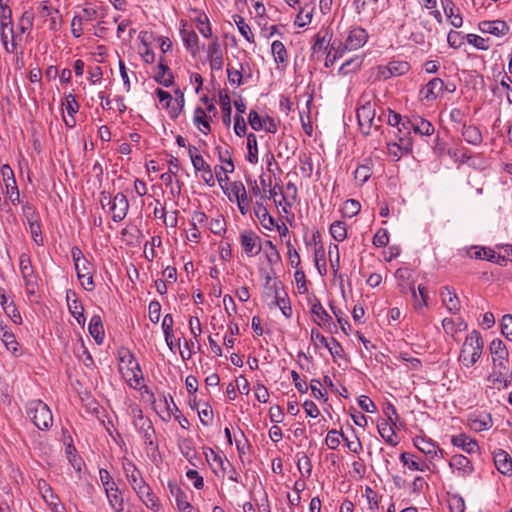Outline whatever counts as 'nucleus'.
Instances as JSON below:
<instances>
[{"mask_svg": "<svg viewBox=\"0 0 512 512\" xmlns=\"http://www.w3.org/2000/svg\"><path fill=\"white\" fill-rule=\"evenodd\" d=\"M220 106L223 113V122L226 126H229L231 123V101L230 97L227 94L220 95Z\"/></svg>", "mask_w": 512, "mask_h": 512, "instance_id": "obj_41", "label": "nucleus"}, {"mask_svg": "<svg viewBox=\"0 0 512 512\" xmlns=\"http://www.w3.org/2000/svg\"><path fill=\"white\" fill-rule=\"evenodd\" d=\"M254 213L256 218L260 221L261 225L265 229L271 230L273 228L274 219L262 203L257 202L255 204Z\"/></svg>", "mask_w": 512, "mask_h": 512, "instance_id": "obj_20", "label": "nucleus"}, {"mask_svg": "<svg viewBox=\"0 0 512 512\" xmlns=\"http://www.w3.org/2000/svg\"><path fill=\"white\" fill-rule=\"evenodd\" d=\"M67 301H68L69 310L72 313V315L76 318L77 322L79 324L84 323L85 322V318H84V314H83L84 308H83L82 304L77 299H73L70 302L69 295H67Z\"/></svg>", "mask_w": 512, "mask_h": 512, "instance_id": "obj_38", "label": "nucleus"}, {"mask_svg": "<svg viewBox=\"0 0 512 512\" xmlns=\"http://www.w3.org/2000/svg\"><path fill=\"white\" fill-rule=\"evenodd\" d=\"M27 414L35 426L41 430L48 429L52 425V413L47 404L41 400L30 401L27 406Z\"/></svg>", "mask_w": 512, "mask_h": 512, "instance_id": "obj_4", "label": "nucleus"}, {"mask_svg": "<svg viewBox=\"0 0 512 512\" xmlns=\"http://www.w3.org/2000/svg\"><path fill=\"white\" fill-rule=\"evenodd\" d=\"M37 488L44 501L50 506H57L58 497L54 495L50 485L43 479L38 480Z\"/></svg>", "mask_w": 512, "mask_h": 512, "instance_id": "obj_25", "label": "nucleus"}, {"mask_svg": "<svg viewBox=\"0 0 512 512\" xmlns=\"http://www.w3.org/2000/svg\"><path fill=\"white\" fill-rule=\"evenodd\" d=\"M311 19L312 11L305 12V10L302 9L296 16L295 25H297L298 27H304L311 22Z\"/></svg>", "mask_w": 512, "mask_h": 512, "instance_id": "obj_63", "label": "nucleus"}, {"mask_svg": "<svg viewBox=\"0 0 512 512\" xmlns=\"http://www.w3.org/2000/svg\"><path fill=\"white\" fill-rule=\"evenodd\" d=\"M339 436H341V434H339L336 430L329 431L325 439L326 445L330 449H337L340 444Z\"/></svg>", "mask_w": 512, "mask_h": 512, "instance_id": "obj_61", "label": "nucleus"}, {"mask_svg": "<svg viewBox=\"0 0 512 512\" xmlns=\"http://www.w3.org/2000/svg\"><path fill=\"white\" fill-rule=\"evenodd\" d=\"M184 106V94L180 93V97L176 98L174 101H171L170 107H167L169 109V114L172 118H177L178 115L181 113Z\"/></svg>", "mask_w": 512, "mask_h": 512, "instance_id": "obj_51", "label": "nucleus"}, {"mask_svg": "<svg viewBox=\"0 0 512 512\" xmlns=\"http://www.w3.org/2000/svg\"><path fill=\"white\" fill-rule=\"evenodd\" d=\"M105 492L113 510L120 512L123 510V498L116 487L114 481L105 482Z\"/></svg>", "mask_w": 512, "mask_h": 512, "instance_id": "obj_13", "label": "nucleus"}, {"mask_svg": "<svg viewBox=\"0 0 512 512\" xmlns=\"http://www.w3.org/2000/svg\"><path fill=\"white\" fill-rule=\"evenodd\" d=\"M404 129L413 128V130L421 135H431L434 132V127L432 124L424 119H420L417 123H412L411 121H406L402 123Z\"/></svg>", "mask_w": 512, "mask_h": 512, "instance_id": "obj_24", "label": "nucleus"}, {"mask_svg": "<svg viewBox=\"0 0 512 512\" xmlns=\"http://www.w3.org/2000/svg\"><path fill=\"white\" fill-rule=\"evenodd\" d=\"M180 33L186 48L195 56L201 49L198 36L193 30L186 28V23L182 25Z\"/></svg>", "mask_w": 512, "mask_h": 512, "instance_id": "obj_15", "label": "nucleus"}, {"mask_svg": "<svg viewBox=\"0 0 512 512\" xmlns=\"http://www.w3.org/2000/svg\"><path fill=\"white\" fill-rule=\"evenodd\" d=\"M195 151H197L196 147L189 146L188 152H189V156L191 158V162H192L195 170L204 172V171L210 169V166L205 162V160L203 159V157L201 155L194 154Z\"/></svg>", "mask_w": 512, "mask_h": 512, "instance_id": "obj_35", "label": "nucleus"}, {"mask_svg": "<svg viewBox=\"0 0 512 512\" xmlns=\"http://www.w3.org/2000/svg\"><path fill=\"white\" fill-rule=\"evenodd\" d=\"M359 406L361 409L368 413H374L376 411V406L373 401L365 395H362L358 400Z\"/></svg>", "mask_w": 512, "mask_h": 512, "instance_id": "obj_64", "label": "nucleus"}, {"mask_svg": "<svg viewBox=\"0 0 512 512\" xmlns=\"http://www.w3.org/2000/svg\"><path fill=\"white\" fill-rule=\"evenodd\" d=\"M19 270L27 295H35L39 288L40 277L31 263L30 256L26 253L19 257Z\"/></svg>", "mask_w": 512, "mask_h": 512, "instance_id": "obj_3", "label": "nucleus"}, {"mask_svg": "<svg viewBox=\"0 0 512 512\" xmlns=\"http://www.w3.org/2000/svg\"><path fill=\"white\" fill-rule=\"evenodd\" d=\"M412 295L415 300L416 308L421 309L422 307L427 305V297L428 292L427 288L425 286L419 285L418 286V293L414 289V287H411Z\"/></svg>", "mask_w": 512, "mask_h": 512, "instance_id": "obj_44", "label": "nucleus"}, {"mask_svg": "<svg viewBox=\"0 0 512 512\" xmlns=\"http://www.w3.org/2000/svg\"><path fill=\"white\" fill-rule=\"evenodd\" d=\"M469 425L471 429L475 431H485L491 428L492 419L490 415H486L484 417L470 418Z\"/></svg>", "mask_w": 512, "mask_h": 512, "instance_id": "obj_34", "label": "nucleus"}, {"mask_svg": "<svg viewBox=\"0 0 512 512\" xmlns=\"http://www.w3.org/2000/svg\"><path fill=\"white\" fill-rule=\"evenodd\" d=\"M494 463L499 472L504 475L512 473V458L504 450H498L494 452Z\"/></svg>", "mask_w": 512, "mask_h": 512, "instance_id": "obj_14", "label": "nucleus"}, {"mask_svg": "<svg viewBox=\"0 0 512 512\" xmlns=\"http://www.w3.org/2000/svg\"><path fill=\"white\" fill-rule=\"evenodd\" d=\"M161 316V305L157 301L149 304V318L153 323H158Z\"/></svg>", "mask_w": 512, "mask_h": 512, "instance_id": "obj_59", "label": "nucleus"}, {"mask_svg": "<svg viewBox=\"0 0 512 512\" xmlns=\"http://www.w3.org/2000/svg\"><path fill=\"white\" fill-rule=\"evenodd\" d=\"M197 22H198L197 29L199 30V32L204 37L210 38L212 36V31H211V27H210L209 20H208L207 16L204 15L203 17L202 16L198 17Z\"/></svg>", "mask_w": 512, "mask_h": 512, "instance_id": "obj_56", "label": "nucleus"}, {"mask_svg": "<svg viewBox=\"0 0 512 512\" xmlns=\"http://www.w3.org/2000/svg\"><path fill=\"white\" fill-rule=\"evenodd\" d=\"M1 42L8 53H16L17 45L22 41L19 34L14 33L13 26L1 25Z\"/></svg>", "mask_w": 512, "mask_h": 512, "instance_id": "obj_7", "label": "nucleus"}, {"mask_svg": "<svg viewBox=\"0 0 512 512\" xmlns=\"http://www.w3.org/2000/svg\"><path fill=\"white\" fill-rule=\"evenodd\" d=\"M162 329L165 334V339L170 348H172V342L170 341L173 336V318L172 315L166 314L162 322Z\"/></svg>", "mask_w": 512, "mask_h": 512, "instance_id": "obj_48", "label": "nucleus"}, {"mask_svg": "<svg viewBox=\"0 0 512 512\" xmlns=\"http://www.w3.org/2000/svg\"><path fill=\"white\" fill-rule=\"evenodd\" d=\"M490 351L493 360H507L508 350L501 340H493L490 344Z\"/></svg>", "mask_w": 512, "mask_h": 512, "instance_id": "obj_31", "label": "nucleus"}, {"mask_svg": "<svg viewBox=\"0 0 512 512\" xmlns=\"http://www.w3.org/2000/svg\"><path fill=\"white\" fill-rule=\"evenodd\" d=\"M410 66L408 62L405 61H393L390 62L387 66H383L379 68V74L387 79L392 76H400L404 75L408 72Z\"/></svg>", "mask_w": 512, "mask_h": 512, "instance_id": "obj_11", "label": "nucleus"}, {"mask_svg": "<svg viewBox=\"0 0 512 512\" xmlns=\"http://www.w3.org/2000/svg\"><path fill=\"white\" fill-rule=\"evenodd\" d=\"M297 466L302 475L310 476L312 471V464L309 457L303 454L299 457Z\"/></svg>", "mask_w": 512, "mask_h": 512, "instance_id": "obj_57", "label": "nucleus"}, {"mask_svg": "<svg viewBox=\"0 0 512 512\" xmlns=\"http://www.w3.org/2000/svg\"><path fill=\"white\" fill-rule=\"evenodd\" d=\"M388 242H389L388 233L384 229L378 230L377 233L373 237V244L376 247H384L388 244Z\"/></svg>", "mask_w": 512, "mask_h": 512, "instance_id": "obj_60", "label": "nucleus"}, {"mask_svg": "<svg viewBox=\"0 0 512 512\" xmlns=\"http://www.w3.org/2000/svg\"><path fill=\"white\" fill-rule=\"evenodd\" d=\"M400 459L405 466L413 471H424L428 468L425 462L417 460L413 454L407 452L402 453Z\"/></svg>", "mask_w": 512, "mask_h": 512, "instance_id": "obj_28", "label": "nucleus"}, {"mask_svg": "<svg viewBox=\"0 0 512 512\" xmlns=\"http://www.w3.org/2000/svg\"><path fill=\"white\" fill-rule=\"evenodd\" d=\"M453 445L461 447L465 452L473 453L478 449L477 442L464 434L453 436L451 439Z\"/></svg>", "mask_w": 512, "mask_h": 512, "instance_id": "obj_23", "label": "nucleus"}, {"mask_svg": "<svg viewBox=\"0 0 512 512\" xmlns=\"http://www.w3.org/2000/svg\"><path fill=\"white\" fill-rule=\"evenodd\" d=\"M119 369L131 387L137 388L141 384L142 371L137 361L128 351L120 357Z\"/></svg>", "mask_w": 512, "mask_h": 512, "instance_id": "obj_5", "label": "nucleus"}, {"mask_svg": "<svg viewBox=\"0 0 512 512\" xmlns=\"http://www.w3.org/2000/svg\"><path fill=\"white\" fill-rule=\"evenodd\" d=\"M1 298H2L1 304H2V307H3L4 311L6 312V314L10 317V319L14 323L20 324L22 321V318H21V315L18 312L15 304L13 303V301H9L5 295H2Z\"/></svg>", "mask_w": 512, "mask_h": 512, "instance_id": "obj_32", "label": "nucleus"}, {"mask_svg": "<svg viewBox=\"0 0 512 512\" xmlns=\"http://www.w3.org/2000/svg\"><path fill=\"white\" fill-rule=\"evenodd\" d=\"M194 121L203 133L207 134L210 131L208 117L202 108L199 107L195 110Z\"/></svg>", "mask_w": 512, "mask_h": 512, "instance_id": "obj_42", "label": "nucleus"}, {"mask_svg": "<svg viewBox=\"0 0 512 512\" xmlns=\"http://www.w3.org/2000/svg\"><path fill=\"white\" fill-rule=\"evenodd\" d=\"M124 470L134 490L135 486L139 487L144 483V481L141 478L140 472L132 463L129 462L127 464H124Z\"/></svg>", "mask_w": 512, "mask_h": 512, "instance_id": "obj_33", "label": "nucleus"}, {"mask_svg": "<svg viewBox=\"0 0 512 512\" xmlns=\"http://www.w3.org/2000/svg\"><path fill=\"white\" fill-rule=\"evenodd\" d=\"M371 176V168L367 165H360L354 173L355 180L359 183H365Z\"/></svg>", "mask_w": 512, "mask_h": 512, "instance_id": "obj_53", "label": "nucleus"}, {"mask_svg": "<svg viewBox=\"0 0 512 512\" xmlns=\"http://www.w3.org/2000/svg\"><path fill=\"white\" fill-rule=\"evenodd\" d=\"M330 233L337 242L344 241L347 237V229L344 222H333L330 226Z\"/></svg>", "mask_w": 512, "mask_h": 512, "instance_id": "obj_37", "label": "nucleus"}, {"mask_svg": "<svg viewBox=\"0 0 512 512\" xmlns=\"http://www.w3.org/2000/svg\"><path fill=\"white\" fill-rule=\"evenodd\" d=\"M367 41L366 31L362 28H356L350 31L345 41V49L354 51L362 47Z\"/></svg>", "mask_w": 512, "mask_h": 512, "instance_id": "obj_10", "label": "nucleus"}, {"mask_svg": "<svg viewBox=\"0 0 512 512\" xmlns=\"http://www.w3.org/2000/svg\"><path fill=\"white\" fill-rule=\"evenodd\" d=\"M33 26V14L30 12H24L19 19L17 29L21 37L25 32H29Z\"/></svg>", "mask_w": 512, "mask_h": 512, "instance_id": "obj_40", "label": "nucleus"}, {"mask_svg": "<svg viewBox=\"0 0 512 512\" xmlns=\"http://www.w3.org/2000/svg\"><path fill=\"white\" fill-rule=\"evenodd\" d=\"M234 20H235V23H236L237 28H238L239 32L241 33V35H243V37L247 41L253 43L254 35L251 32L250 26L248 24H246L244 19L240 16H236Z\"/></svg>", "mask_w": 512, "mask_h": 512, "instance_id": "obj_46", "label": "nucleus"}, {"mask_svg": "<svg viewBox=\"0 0 512 512\" xmlns=\"http://www.w3.org/2000/svg\"><path fill=\"white\" fill-rule=\"evenodd\" d=\"M231 191L236 197L241 214L246 215L249 211V200L244 185L242 183H234Z\"/></svg>", "mask_w": 512, "mask_h": 512, "instance_id": "obj_17", "label": "nucleus"}, {"mask_svg": "<svg viewBox=\"0 0 512 512\" xmlns=\"http://www.w3.org/2000/svg\"><path fill=\"white\" fill-rule=\"evenodd\" d=\"M501 333L507 340L512 341V315L506 314L502 317Z\"/></svg>", "mask_w": 512, "mask_h": 512, "instance_id": "obj_50", "label": "nucleus"}, {"mask_svg": "<svg viewBox=\"0 0 512 512\" xmlns=\"http://www.w3.org/2000/svg\"><path fill=\"white\" fill-rule=\"evenodd\" d=\"M158 73L155 76L156 81L165 86L169 87L173 83V75L167 65H165L162 61L158 65Z\"/></svg>", "mask_w": 512, "mask_h": 512, "instance_id": "obj_30", "label": "nucleus"}, {"mask_svg": "<svg viewBox=\"0 0 512 512\" xmlns=\"http://www.w3.org/2000/svg\"><path fill=\"white\" fill-rule=\"evenodd\" d=\"M483 350V340L480 334L472 331L466 336L459 355V361L467 368L472 367L480 358Z\"/></svg>", "mask_w": 512, "mask_h": 512, "instance_id": "obj_1", "label": "nucleus"}, {"mask_svg": "<svg viewBox=\"0 0 512 512\" xmlns=\"http://www.w3.org/2000/svg\"><path fill=\"white\" fill-rule=\"evenodd\" d=\"M135 491L148 508L154 510L158 507L155 496L153 495L152 490L148 485L143 483L139 487L135 486Z\"/></svg>", "mask_w": 512, "mask_h": 512, "instance_id": "obj_21", "label": "nucleus"}, {"mask_svg": "<svg viewBox=\"0 0 512 512\" xmlns=\"http://www.w3.org/2000/svg\"><path fill=\"white\" fill-rule=\"evenodd\" d=\"M311 311L316 317L315 321L318 325H322L331 321V316L326 312L320 302L314 303L312 305Z\"/></svg>", "mask_w": 512, "mask_h": 512, "instance_id": "obj_36", "label": "nucleus"}, {"mask_svg": "<svg viewBox=\"0 0 512 512\" xmlns=\"http://www.w3.org/2000/svg\"><path fill=\"white\" fill-rule=\"evenodd\" d=\"M78 279L80 280L83 288L87 291H92L94 289L92 271H86L85 273H82Z\"/></svg>", "mask_w": 512, "mask_h": 512, "instance_id": "obj_62", "label": "nucleus"}, {"mask_svg": "<svg viewBox=\"0 0 512 512\" xmlns=\"http://www.w3.org/2000/svg\"><path fill=\"white\" fill-rule=\"evenodd\" d=\"M444 82L440 78H433L421 90L420 94L426 100H435L443 91Z\"/></svg>", "mask_w": 512, "mask_h": 512, "instance_id": "obj_16", "label": "nucleus"}, {"mask_svg": "<svg viewBox=\"0 0 512 512\" xmlns=\"http://www.w3.org/2000/svg\"><path fill=\"white\" fill-rule=\"evenodd\" d=\"M240 243L248 257H254L262 250L261 239L253 231H243L240 234Z\"/></svg>", "mask_w": 512, "mask_h": 512, "instance_id": "obj_6", "label": "nucleus"}, {"mask_svg": "<svg viewBox=\"0 0 512 512\" xmlns=\"http://www.w3.org/2000/svg\"><path fill=\"white\" fill-rule=\"evenodd\" d=\"M361 205L354 199H349L344 203L343 214L347 217H353L360 212Z\"/></svg>", "mask_w": 512, "mask_h": 512, "instance_id": "obj_49", "label": "nucleus"}, {"mask_svg": "<svg viewBox=\"0 0 512 512\" xmlns=\"http://www.w3.org/2000/svg\"><path fill=\"white\" fill-rule=\"evenodd\" d=\"M360 66L361 60L359 58L350 59L341 65L339 72L345 75L348 74L349 72L358 70Z\"/></svg>", "mask_w": 512, "mask_h": 512, "instance_id": "obj_55", "label": "nucleus"}, {"mask_svg": "<svg viewBox=\"0 0 512 512\" xmlns=\"http://www.w3.org/2000/svg\"><path fill=\"white\" fill-rule=\"evenodd\" d=\"M451 6H445V13L447 17L450 19V23L455 28H459L463 24V20L460 14H454L453 4L450 2Z\"/></svg>", "mask_w": 512, "mask_h": 512, "instance_id": "obj_58", "label": "nucleus"}, {"mask_svg": "<svg viewBox=\"0 0 512 512\" xmlns=\"http://www.w3.org/2000/svg\"><path fill=\"white\" fill-rule=\"evenodd\" d=\"M474 252L468 251L471 258L476 259H487L488 261L494 262L496 259L495 251L490 248H474Z\"/></svg>", "mask_w": 512, "mask_h": 512, "instance_id": "obj_43", "label": "nucleus"}, {"mask_svg": "<svg viewBox=\"0 0 512 512\" xmlns=\"http://www.w3.org/2000/svg\"><path fill=\"white\" fill-rule=\"evenodd\" d=\"M463 138L470 144L478 145L482 142V134L479 129L472 125H464L462 128Z\"/></svg>", "mask_w": 512, "mask_h": 512, "instance_id": "obj_27", "label": "nucleus"}, {"mask_svg": "<svg viewBox=\"0 0 512 512\" xmlns=\"http://www.w3.org/2000/svg\"><path fill=\"white\" fill-rule=\"evenodd\" d=\"M375 103L369 95L364 94L360 98V106L357 110V118L359 125L365 134L370 133V129L375 127L378 129L381 124V118L376 119Z\"/></svg>", "mask_w": 512, "mask_h": 512, "instance_id": "obj_2", "label": "nucleus"}, {"mask_svg": "<svg viewBox=\"0 0 512 512\" xmlns=\"http://www.w3.org/2000/svg\"><path fill=\"white\" fill-rule=\"evenodd\" d=\"M479 29L482 33H488L495 36L506 35L509 27L506 22L501 20L483 21L479 24Z\"/></svg>", "mask_w": 512, "mask_h": 512, "instance_id": "obj_12", "label": "nucleus"}, {"mask_svg": "<svg viewBox=\"0 0 512 512\" xmlns=\"http://www.w3.org/2000/svg\"><path fill=\"white\" fill-rule=\"evenodd\" d=\"M177 508L180 512H194L192 505L188 502L186 495L178 491L176 495Z\"/></svg>", "mask_w": 512, "mask_h": 512, "instance_id": "obj_52", "label": "nucleus"}, {"mask_svg": "<svg viewBox=\"0 0 512 512\" xmlns=\"http://www.w3.org/2000/svg\"><path fill=\"white\" fill-rule=\"evenodd\" d=\"M71 256L74 261V265H75V269H76L78 277L82 273L92 270L90 263L87 261V259L83 255L82 251L78 247H73L71 249Z\"/></svg>", "mask_w": 512, "mask_h": 512, "instance_id": "obj_19", "label": "nucleus"}, {"mask_svg": "<svg viewBox=\"0 0 512 512\" xmlns=\"http://www.w3.org/2000/svg\"><path fill=\"white\" fill-rule=\"evenodd\" d=\"M414 444L418 450L426 455H430L431 457L437 455L438 446L431 440L425 439L423 437H417L414 441Z\"/></svg>", "mask_w": 512, "mask_h": 512, "instance_id": "obj_26", "label": "nucleus"}, {"mask_svg": "<svg viewBox=\"0 0 512 512\" xmlns=\"http://www.w3.org/2000/svg\"><path fill=\"white\" fill-rule=\"evenodd\" d=\"M111 203L112 219L115 222L123 220L129 208L126 196L123 193H117Z\"/></svg>", "mask_w": 512, "mask_h": 512, "instance_id": "obj_9", "label": "nucleus"}, {"mask_svg": "<svg viewBox=\"0 0 512 512\" xmlns=\"http://www.w3.org/2000/svg\"><path fill=\"white\" fill-rule=\"evenodd\" d=\"M247 148H248V161L250 163H256L258 161L257 139L253 133H250L247 136Z\"/></svg>", "mask_w": 512, "mask_h": 512, "instance_id": "obj_45", "label": "nucleus"}, {"mask_svg": "<svg viewBox=\"0 0 512 512\" xmlns=\"http://www.w3.org/2000/svg\"><path fill=\"white\" fill-rule=\"evenodd\" d=\"M206 459L217 476L224 477L228 472H232L230 462L213 450L206 454Z\"/></svg>", "mask_w": 512, "mask_h": 512, "instance_id": "obj_8", "label": "nucleus"}, {"mask_svg": "<svg viewBox=\"0 0 512 512\" xmlns=\"http://www.w3.org/2000/svg\"><path fill=\"white\" fill-rule=\"evenodd\" d=\"M89 333L98 342L101 343L104 335V328L100 316L94 315L89 323Z\"/></svg>", "mask_w": 512, "mask_h": 512, "instance_id": "obj_29", "label": "nucleus"}, {"mask_svg": "<svg viewBox=\"0 0 512 512\" xmlns=\"http://www.w3.org/2000/svg\"><path fill=\"white\" fill-rule=\"evenodd\" d=\"M1 341L7 348V350L11 351L12 353H15L17 351L18 342L16 341V338L14 334L10 331H7L2 335Z\"/></svg>", "mask_w": 512, "mask_h": 512, "instance_id": "obj_54", "label": "nucleus"}, {"mask_svg": "<svg viewBox=\"0 0 512 512\" xmlns=\"http://www.w3.org/2000/svg\"><path fill=\"white\" fill-rule=\"evenodd\" d=\"M510 376L511 375H508L505 372L502 373L501 371H496L493 369V371L489 374L487 381L492 388H506L510 383Z\"/></svg>", "mask_w": 512, "mask_h": 512, "instance_id": "obj_22", "label": "nucleus"}, {"mask_svg": "<svg viewBox=\"0 0 512 512\" xmlns=\"http://www.w3.org/2000/svg\"><path fill=\"white\" fill-rule=\"evenodd\" d=\"M440 295L442 297L443 304L447 307V309L452 312L456 313L460 309V302L459 299L455 293V291L449 287H443Z\"/></svg>", "mask_w": 512, "mask_h": 512, "instance_id": "obj_18", "label": "nucleus"}, {"mask_svg": "<svg viewBox=\"0 0 512 512\" xmlns=\"http://www.w3.org/2000/svg\"><path fill=\"white\" fill-rule=\"evenodd\" d=\"M271 51L276 62L285 63L287 61V50L282 42L274 41L271 45Z\"/></svg>", "mask_w": 512, "mask_h": 512, "instance_id": "obj_39", "label": "nucleus"}, {"mask_svg": "<svg viewBox=\"0 0 512 512\" xmlns=\"http://www.w3.org/2000/svg\"><path fill=\"white\" fill-rule=\"evenodd\" d=\"M274 293H275V295H274L273 303L280 308L283 315H285L286 317H290L291 313H292L290 301L288 299H285L284 297H281L277 290H275Z\"/></svg>", "mask_w": 512, "mask_h": 512, "instance_id": "obj_47", "label": "nucleus"}]
</instances>
